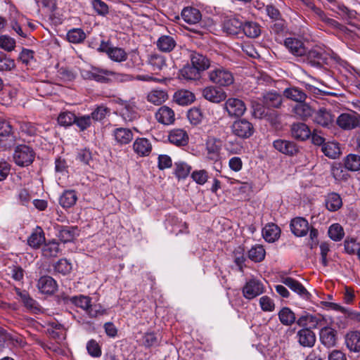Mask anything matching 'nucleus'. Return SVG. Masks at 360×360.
<instances>
[{
    "mask_svg": "<svg viewBox=\"0 0 360 360\" xmlns=\"http://www.w3.org/2000/svg\"><path fill=\"white\" fill-rule=\"evenodd\" d=\"M108 56L117 63L127 60L125 66L129 69L139 68L142 65L141 58L136 50H133L127 53L122 48L112 46L108 51Z\"/></svg>",
    "mask_w": 360,
    "mask_h": 360,
    "instance_id": "1",
    "label": "nucleus"
},
{
    "mask_svg": "<svg viewBox=\"0 0 360 360\" xmlns=\"http://www.w3.org/2000/svg\"><path fill=\"white\" fill-rule=\"evenodd\" d=\"M209 80L217 85L221 86H228L234 82L233 73L227 68L221 66H211L207 72Z\"/></svg>",
    "mask_w": 360,
    "mask_h": 360,
    "instance_id": "2",
    "label": "nucleus"
},
{
    "mask_svg": "<svg viewBox=\"0 0 360 360\" xmlns=\"http://www.w3.org/2000/svg\"><path fill=\"white\" fill-rule=\"evenodd\" d=\"M34 157V151L31 147L27 145H18L15 148L13 160L18 166H29L33 162Z\"/></svg>",
    "mask_w": 360,
    "mask_h": 360,
    "instance_id": "3",
    "label": "nucleus"
},
{
    "mask_svg": "<svg viewBox=\"0 0 360 360\" xmlns=\"http://www.w3.org/2000/svg\"><path fill=\"white\" fill-rule=\"evenodd\" d=\"M338 126L343 130L360 127V115L356 112L341 113L335 120Z\"/></svg>",
    "mask_w": 360,
    "mask_h": 360,
    "instance_id": "4",
    "label": "nucleus"
},
{
    "mask_svg": "<svg viewBox=\"0 0 360 360\" xmlns=\"http://www.w3.org/2000/svg\"><path fill=\"white\" fill-rule=\"evenodd\" d=\"M335 120L333 111L326 108H320L313 115L314 122L325 128L332 127Z\"/></svg>",
    "mask_w": 360,
    "mask_h": 360,
    "instance_id": "5",
    "label": "nucleus"
},
{
    "mask_svg": "<svg viewBox=\"0 0 360 360\" xmlns=\"http://www.w3.org/2000/svg\"><path fill=\"white\" fill-rule=\"evenodd\" d=\"M232 133L240 138L248 139L254 133V127L252 124L245 119H240L233 122L231 125Z\"/></svg>",
    "mask_w": 360,
    "mask_h": 360,
    "instance_id": "6",
    "label": "nucleus"
},
{
    "mask_svg": "<svg viewBox=\"0 0 360 360\" xmlns=\"http://www.w3.org/2000/svg\"><path fill=\"white\" fill-rule=\"evenodd\" d=\"M224 109L230 117H241L246 111V105L243 101L236 98H228L224 104Z\"/></svg>",
    "mask_w": 360,
    "mask_h": 360,
    "instance_id": "7",
    "label": "nucleus"
},
{
    "mask_svg": "<svg viewBox=\"0 0 360 360\" xmlns=\"http://www.w3.org/2000/svg\"><path fill=\"white\" fill-rule=\"evenodd\" d=\"M264 292L262 283L256 279L248 281L243 288V296L248 300H252Z\"/></svg>",
    "mask_w": 360,
    "mask_h": 360,
    "instance_id": "8",
    "label": "nucleus"
},
{
    "mask_svg": "<svg viewBox=\"0 0 360 360\" xmlns=\"http://www.w3.org/2000/svg\"><path fill=\"white\" fill-rule=\"evenodd\" d=\"M273 146L276 150L289 156L295 155L299 152L298 146L292 141L276 139L273 142Z\"/></svg>",
    "mask_w": 360,
    "mask_h": 360,
    "instance_id": "9",
    "label": "nucleus"
},
{
    "mask_svg": "<svg viewBox=\"0 0 360 360\" xmlns=\"http://www.w3.org/2000/svg\"><path fill=\"white\" fill-rule=\"evenodd\" d=\"M222 141L219 139L210 137L206 141L207 157L208 159L217 161L220 159Z\"/></svg>",
    "mask_w": 360,
    "mask_h": 360,
    "instance_id": "10",
    "label": "nucleus"
},
{
    "mask_svg": "<svg viewBox=\"0 0 360 360\" xmlns=\"http://www.w3.org/2000/svg\"><path fill=\"white\" fill-rule=\"evenodd\" d=\"M320 342L326 347H335L338 340V332L333 328L325 326L319 331Z\"/></svg>",
    "mask_w": 360,
    "mask_h": 360,
    "instance_id": "11",
    "label": "nucleus"
},
{
    "mask_svg": "<svg viewBox=\"0 0 360 360\" xmlns=\"http://www.w3.org/2000/svg\"><path fill=\"white\" fill-rule=\"evenodd\" d=\"M281 282L288 286L302 298L309 300L311 295L304 286L298 281L291 277H281Z\"/></svg>",
    "mask_w": 360,
    "mask_h": 360,
    "instance_id": "12",
    "label": "nucleus"
},
{
    "mask_svg": "<svg viewBox=\"0 0 360 360\" xmlns=\"http://www.w3.org/2000/svg\"><path fill=\"white\" fill-rule=\"evenodd\" d=\"M203 98L210 102L219 103L226 98V92L213 86H209L202 89Z\"/></svg>",
    "mask_w": 360,
    "mask_h": 360,
    "instance_id": "13",
    "label": "nucleus"
},
{
    "mask_svg": "<svg viewBox=\"0 0 360 360\" xmlns=\"http://www.w3.org/2000/svg\"><path fill=\"white\" fill-rule=\"evenodd\" d=\"M296 338L298 343L303 347H313L316 341L314 331L309 328H304L297 331Z\"/></svg>",
    "mask_w": 360,
    "mask_h": 360,
    "instance_id": "14",
    "label": "nucleus"
},
{
    "mask_svg": "<svg viewBox=\"0 0 360 360\" xmlns=\"http://www.w3.org/2000/svg\"><path fill=\"white\" fill-rule=\"evenodd\" d=\"M243 22L236 17H227L222 23V30L229 35H238L241 34Z\"/></svg>",
    "mask_w": 360,
    "mask_h": 360,
    "instance_id": "15",
    "label": "nucleus"
},
{
    "mask_svg": "<svg viewBox=\"0 0 360 360\" xmlns=\"http://www.w3.org/2000/svg\"><path fill=\"white\" fill-rule=\"evenodd\" d=\"M120 104L123 107L121 115L127 122H131L139 117L138 108L133 101H121Z\"/></svg>",
    "mask_w": 360,
    "mask_h": 360,
    "instance_id": "16",
    "label": "nucleus"
},
{
    "mask_svg": "<svg viewBox=\"0 0 360 360\" xmlns=\"http://www.w3.org/2000/svg\"><path fill=\"white\" fill-rule=\"evenodd\" d=\"M290 228L292 233L297 237L305 236L309 230L308 221L300 217L291 220Z\"/></svg>",
    "mask_w": 360,
    "mask_h": 360,
    "instance_id": "17",
    "label": "nucleus"
},
{
    "mask_svg": "<svg viewBox=\"0 0 360 360\" xmlns=\"http://www.w3.org/2000/svg\"><path fill=\"white\" fill-rule=\"evenodd\" d=\"M284 44L288 51L295 56H304L307 53V49L304 43L297 38H286Z\"/></svg>",
    "mask_w": 360,
    "mask_h": 360,
    "instance_id": "18",
    "label": "nucleus"
},
{
    "mask_svg": "<svg viewBox=\"0 0 360 360\" xmlns=\"http://www.w3.org/2000/svg\"><path fill=\"white\" fill-rule=\"evenodd\" d=\"M262 103L266 108H279L283 103V96L276 91H269L263 94Z\"/></svg>",
    "mask_w": 360,
    "mask_h": 360,
    "instance_id": "19",
    "label": "nucleus"
},
{
    "mask_svg": "<svg viewBox=\"0 0 360 360\" xmlns=\"http://www.w3.org/2000/svg\"><path fill=\"white\" fill-rule=\"evenodd\" d=\"M37 288L43 294L52 295L57 290L58 285L52 277L44 276L38 280Z\"/></svg>",
    "mask_w": 360,
    "mask_h": 360,
    "instance_id": "20",
    "label": "nucleus"
},
{
    "mask_svg": "<svg viewBox=\"0 0 360 360\" xmlns=\"http://www.w3.org/2000/svg\"><path fill=\"white\" fill-rule=\"evenodd\" d=\"M189 58L191 64L200 72L207 70L209 68H211L212 65H210V59L200 53L191 51Z\"/></svg>",
    "mask_w": 360,
    "mask_h": 360,
    "instance_id": "21",
    "label": "nucleus"
},
{
    "mask_svg": "<svg viewBox=\"0 0 360 360\" xmlns=\"http://www.w3.org/2000/svg\"><path fill=\"white\" fill-rule=\"evenodd\" d=\"M134 79L131 75L120 73L105 69L103 84H110L113 82H127Z\"/></svg>",
    "mask_w": 360,
    "mask_h": 360,
    "instance_id": "22",
    "label": "nucleus"
},
{
    "mask_svg": "<svg viewBox=\"0 0 360 360\" xmlns=\"http://www.w3.org/2000/svg\"><path fill=\"white\" fill-rule=\"evenodd\" d=\"M105 69L98 67H91L90 70L82 69L80 75L84 79L94 80L103 84Z\"/></svg>",
    "mask_w": 360,
    "mask_h": 360,
    "instance_id": "23",
    "label": "nucleus"
},
{
    "mask_svg": "<svg viewBox=\"0 0 360 360\" xmlns=\"http://www.w3.org/2000/svg\"><path fill=\"white\" fill-rule=\"evenodd\" d=\"M155 118L158 122L169 125L174 123L175 120L174 112L169 107L163 105L156 112Z\"/></svg>",
    "mask_w": 360,
    "mask_h": 360,
    "instance_id": "24",
    "label": "nucleus"
},
{
    "mask_svg": "<svg viewBox=\"0 0 360 360\" xmlns=\"http://www.w3.org/2000/svg\"><path fill=\"white\" fill-rule=\"evenodd\" d=\"M168 139L172 144L177 146H184L188 142V135L182 129H174L169 131Z\"/></svg>",
    "mask_w": 360,
    "mask_h": 360,
    "instance_id": "25",
    "label": "nucleus"
},
{
    "mask_svg": "<svg viewBox=\"0 0 360 360\" xmlns=\"http://www.w3.org/2000/svg\"><path fill=\"white\" fill-rule=\"evenodd\" d=\"M291 134L295 139L300 141H304L309 138L311 131L306 124L298 122L292 125Z\"/></svg>",
    "mask_w": 360,
    "mask_h": 360,
    "instance_id": "26",
    "label": "nucleus"
},
{
    "mask_svg": "<svg viewBox=\"0 0 360 360\" xmlns=\"http://www.w3.org/2000/svg\"><path fill=\"white\" fill-rule=\"evenodd\" d=\"M134 151L139 156L148 155L152 150V145L146 138H138L133 144Z\"/></svg>",
    "mask_w": 360,
    "mask_h": 360,
    "instance_id": "27",
    "label": "nucleus"
},
{
    "mask_svg": "<svg viewBox=\"0 0 360 360\" xmlns=\"http://www.w3.org/2000/svg\"><path fill=\"white\" fill-rule=\"evenodd\" d=\"M78 236L77 226H60L57 236L64 243L72 241Z\"/></svg>",
    "mask_w": 360,
    "mask_h": 360,
    "instance_id": "28",
    "label": "nucleus"
},
{
    "mask_svg": "<svg viewBox=\"0 0 360 360\" xmlns=\"http://www.w3.org/2000/svg\"><path fill=\"white\" fill-rule=\"evenodd\" d=\"M195 99L193 93L188 90L181 89L174 93V101L180 105H188L191 104Z\"/></svg>",
    "mask_w": 360,
    "mask_h": 360,
    "instance_id": "29",
    "label": "nucleus"
},
{
    "mask_svg": "<svg viewBox=\"0 0 360 360\" xmlns=\"http://www.w3.org/2000/svg\"><path fill=\"white\" fill-rule=\"evenodd\" d=\"M292 112L297 117L303 120H306L310 117H313L314 113L312 108L304 101L297 103L292 108Z\"/></svg>",
    "mask_w": 360,
    "mask_h": 360,
    "instance_id": "30",
    "label": "nucleus"
},
{
    "mask_svg": "<svg viewBox=\"0 0 360 360\" xmlns=\"http://www.w3.org/2000/svg\"><path fill=\"white\" fill-rule=\"evenodd\" d=\"M181 15L183 20L190 25L196 24L200 20L202 17L200 11L193 7L184 8Z\"/></svg>",
    "mask_w": 360,
    "mask_h": 360,
    "instance_id": "31",
    "label": "nucleus"
},
{
    "mask_svg": "<svg viewBox=\"0 0 360 360\" xmlns=\"http://www.w3.org/2000/svg\"><path fill=\"white\" fill-rule=\"evenodd\" d=\"M115 141L120 145H125L131 142L134 138L133 132L127 128H116L113 131Z\"/></svg>",
    "mask_w": 360,
    "mask_h": 360,
    "instance_id": "32",
    "label": "nucleus"
},
{
    "mask_svg": "<svg viewBox=\"0 0 360 360\" xmlns=\"http://www.w3.org/2000/svg\"><path fill=\"white\" fill-rule=\"evenodd\" d=\"M176 42L173 37L162 35L156 42L157 48L162 52L169 53L176 46Z\"/></svg>",
    "mask_w": 360,
    "mask_h": 360,
    "instance_id": "33",
    "label": "nucleus"
},
{
    "mask_svg": "<svg viewBox=\"0 0 360 360\" xmlns=\"http://www.w3.org/2000/svg\"><path fill=\"white\" fill-rule=\"evenodd\" d=\"M280 233L281 229L274 224H268L262 229L263 238L269 243H273L278 240L280 237Z\"/></svg>",
    "mask_w": 360,
    "mask_h": 360,
    "instance_id": "34",
    "label": "nucleus"
},
{
    "mask_svg": "<svg viewBox=\"0 0 360 360\" xmlns=\"http://www.w3.org/2000/svg\"><path fill=\"white\" fill-rule=\"evenodd\" d=\"M241 34H244L249 38H256L261 34L260 25L253 21L243 22Z\"/></svg>",
    "mask_w": 360,
    "mask_h": 360,
    "instance_id": "35",
    "label": "nucleus"
},
{
    "mask_svg": "<svg viewBox=\"0 0 360 360\" xmlns=\"http://www.w3.org/2000/svg\"><path fill=\"white\" fill-rule=\"evenodd\" d=\"M45 242L44 231L37 226L27 239V244L34 249L39 248Z\"/></svg>",
    "mask_w": 360,
    "mask_h": 360,
    "instance_id": "36",
    "label": "nucleus"
},
{
    "mask_svg": "<svg viewBox=\"0 0 360 360\" xmlns=\"http://www.w3.org/2000/svg\"><path fill=\"white\" fill-rule=\"evenodd\" d=\"M345 343L347 348L354 352L360 351V332L351 331L346 335Z\"/></svg>",
    "mask_w": 360,
    "mask_h": 360,
    "instance_id": "37",
    "label": "nucleus"
},
{
    "mask_svg": "<svg viewBox=\"0 0 360 360\" xmlns=\"http://www.w3.org/2000/svg\"><path fill=\"white\" fill-rule=\"evenodd\" d=\"M283 95L288 99L297 102V103L305 101L307 94L298 87L287 88L283 91Z\"/></svg>",
    "mask_w": 360,
    "mask_h": 360,
    "instance_id": "38",
    "label": "nucleus"
},
{
    "mask_svg": "<svg viewBox=\"0 0 360 360\" xmlns=\"http://www.w3.org/2000/svg\"><path fill=\"white\" fill-rule=\"evenodd\" d=\"M325 204L326 208L330 212L338 210L342 205V201L340 195L336 193L328 194L326 197Z\"/></svg>",
    "mask_w": 360,
    "mask_h": 360,
    "instance_id": "39",
    "label": "nucleus"
},
{
    "mask_svg": "<svg viewBox=\"0 0 360 360\" xmlns=\"http://www.w3.org/2000/svg\"><path fill=\"white\" fill-rule=\"evenodd\" d=\"M179 75L186 80H197L201 77V72L192 64L184 65L179 71Z\"/></svg>",
    "mask_w": 360,
    "mask_h": 360,
    "instance_id": "40",
    "label": "nucleus"
},
{
    "mask_svg": "<svg viewBox=\"0 0 360 360\" xmlns=\"http://www.w3.org/2000/svg\"><path fill=\"white\" fill-rule=\"evenodd\" d=\"M148 63L155 72L161 71L167 67L165 57L158 53L150 55Z\"/></svg>",
    "mask_w": 360,
    "mask_h": 360,
    "instance_id": "41",
    "label": "nucleus"
},
{
    "mask_svg": "<svg viewBox=\"0 0 360 360\" xmlns=\"http://www.w3.org/2000/svg\"><path fill=\"white\" fill-rule=\"evenodd\" d=\"M60 252L59 243L55 240L44 243L41 249L42 255L46 258L56 257Z\"/></svg>",
    "mask_w": 360,
    "mask_h": 360,
    "instance_id": "42",
    "label": "nucleus"
},
{
    "mask_svg": "<svg viewBox=\"0 0 360 360\" xmlns=\"http://www.w3.org/2000/svg\"><path fill=\"white\" fill-rule=\"evenodd\" d=\"M77 200V195L75 191L68 190L63 193L60 197V205L64 208L72 207Z\"/></svg>",
    "mask_w": 360,
    "mask_h": 360,
    "instance_id": "43",
    "label": "nucleus"
},
{
    "mask_svg": "<svg viewBox=\"0 0 360 360\" xmlns=\"http://www.w3.org/2000/svg\"><path fill=\"white\" fill-rule=\"evenodd\" d=\"M281 323L286 326H292L296 320L295 313L288 307H283L278 312Z\"/></svg>",
    "mask_w": 360,
    "mask_h": 360,
    "instance_id": "44",
    "label": "nucleus"
},
{
    "mask_svg": "<svg viewBox=\"0 0 360 360\" xmlns=\"http://www.w3.org/2000/svg\"><path fill=\"white\" fill-rule=\"evenodd\" d=\"M306 55L307 60L312 65H321L326 60L324 52L319 49H313L307 52Z\"/></svg>",
    "mask_w": 360,
    "mask_h": 360,
    "instance_id": "45",
    "label": "nucleus"
},
{
    "mask_svg": "<svg viewBox=\"0 0 360 360\" xmlns=\"http://www.w3.org/2000/svg\"><path fill=\"white\" fill-rule=\"evenodd\" d=\"M54 271L63 276L68 275L72 270V263L65 258L60 259L53 265Z\"/></svg>",
    "mask_w": 360,
    "mask_h": 360,
    "instance_id": "46",
    "label": "nucleus"
},
{
    "mask_svg": "<svg viewBox=\"0 0 360 360\" xmlns=\"http://www.w3.org/2000/svg\"><path fill=\"white\" fill-rule=\"evenodd\" d=\"M314 16L331 28L341 30L342 25L335 20L328 18L321 8L314 13Z\"/></svg>",
    "mask_w": 360,
    "mask_h": 360,
    "instance_id": "47",
    "label": "nucleus"
},
{
    "mask_svg": "<svg viewBox=\"0 0 360 360\" xmlns=\"http://www.w3.org/2000/svg\"><path fill=\"white\" fill-rule=\"evenodd\" d=\"M345 168L351 172L360 170V156L356 154H349L344 160Z\"/></svg>",
    "mask_w": 360,
    "mask_h": 360,
    "instance_id": "48",
    "label": "nucleus"
},
{
    "mask_svg": "<svg viewBox=\"0 0 360 360\" xmlns=\"http://www.w3.org/2000/svg\"><path fill=\"white\" fill-rule=\"evenodd\" d=\"M167 98V94L165 91L160 89L152 90L147 96L148 101L157 105L165 102Z\"/></svg>",
    "mask_w": 360,
    "mask_h": 360,
    "instance_id": "49",
    "label": "nucleus"
},
{
    "mask_svg": "<svg viewBox=\"0 0 360 360\" xmlns=\"http://www.w3.org/2000/svg\"><path fill=\"white\" fill-rule=\"evenodd\" d=\"M323 154L331 159L337 158L340 154V149L338 143L335 142H327L321 147Z\"/></svg>",
    "mask_w": 360,
    "mask_h": 360,
    "instance_id": "50",
    "label": "nucleus"
},
{
    "mask_svg": "<svg viewBox=\"0 0 360 360\" xmlns=\"http://www.w3.org/2000/svg\"><path fill=\"white\" fill-rule=\"evenodd\" d=\"M266 252L261 245L252 246L248 251V258L255 262H260L264 260Z\"/></svg>",
    "mask_w": 360,
    "mask_h": 360,
    "instance_id": "51",
    "label": "nucleus"
},
{
    "mask_svg": "<svg viewBox=\"0 0 360 360\" xmlns=\"http://www.w3.org/2000/svg\"><path fill=\"white\" fill-rule=\"evenodd\" d=\"M69 301L77 307H80L86 312L91 303V298L89 296L79 295L69 298Z\"/></svg>",
    "mask_w": 360,
    "mask_h": 360,
    "instance_id": "52",
    "label": "nucleus"
},
{
    "mask_svg": "<svg viewBox=\"0 0 360 360\" xmlns=\"http://www.w3.org/2000/svg\"><path fill=\"white\" fill-rule=\"evenodd\" d=\"M17 294L20 297L25 307L34 311L39 310L37 302L32 299L26 291L17 290Z\"/></svg>",
    "mask_w": 360,
    "mask_h": 360,
    "instance_id": "53",
    "label": "nucleus"
},
{
    "mask_svg": "<svg viewBox=\"0 0 360 360\" xmlns=\"http://www.w3.org/2000/svg\"><path fill=\"white\" fill-rule=\"evenodd\" d=\"M86 34L80 28H73L67 34V39L70 43L79 44L86 39Z\"/></svg>",
    "mask_w": 360,
    "mask_h": 360,
    "instance_id": "54",
    "label": "nucleus"
},
{
    "mask_svg": "<svg viewBox=\"0 0 360 360\" xmlns=\"http://www.w3.org/2000/svg\"><path fill=\"white\" fill-rule=\"evenodd\" d=\"M76 115L70 111L61 112L58 117V123L63 127H70L75 122Z\"/></svg>",
    "mask_w": 360,
    "mask_h": 360,
    "instance_id": "55",
    "label": "nucleus"
},
{
    "mask_svg": "<svg viewBox=\"0 0 360 360\" xmlns=\"http://www.w3.org/2000/svg\"><path fill=\"white\" fill-rule=\"evenodd\" d=\"M174 166V174L178 179H186L191 170V167L184 162H176Z\"/></svg>",
    "mask_w": 360,
    "mask_h": 360,
    "instance_id": "56",
    "label": "nucleus"
},
{
    "mask_svg": "<svg viewBox=\"0 0 360 360\" xmlns=\"http://www.w3.org/2000/svg\"><path fill=\"white\" fill-rule=\"evenodd\" d=\"M91 6L100 16H106L109 13V7L108 4L102 0H92L91 1Z\"/></svg>",
    "mask_w": 360,
    "mask_h": 360,
    "instance_id": "57",
    "label": "nucleus"
},
{
    "mask_svg": "<svg viewBox=\"0 0 360 360\" xmlns=\"http://www.w3.org/2000/svg\"><path fill=\"white\" fill-rule=\"evenodd\" d=\"M86 347L88 354L94 358H98L101 356V347L96 340L94 339L89 340L86 343Z\"/></svg>",
    "mask_w": 360,
    "mask_h": 360,
    "instance_id": "58",
    "label": "nucleus"
},
{
    "mask_svg": "<svg viewBox=\"0 0 360 360\" xmlns=\"http://www.w3.org/2000/svg\"><path fill=\"white\" fill-rule=\"evenodd\" d=\"M328 236L334 241H340L344 236V231L339 224H332L328 229Z\"/></svg>",
    "mask_w": 360,
    "mask_h": 360,
    "instance_id": "59",
    "label": "nucleus"
},
{
    "mask_svg": "<svg viewBox=\"0 0 360 360\" xmlns=\"http://www.w3.org/2000/svg\"><path fill=\"white\" fill-rule=\"evenodd\" d=\"M20 129L22 133L30 136H36L39 131L37 126L32 122H22L20 123Z\"/></svg>",
    "mask_w": 360,
    "mask_h": 360,
    "instance_id": "60",
    "label": "nucleus"
},
{
    "mask_svg": "<svg viewBox=\"0 0 360 360\" xmlns=\"http://www.w3.org/2000/svg\"><path fill=\"white\" fill-rule=\"evenodd\" d=\"M259 306L262 310L265 312L274 311L276 307L274 301L267 295H264L259 298Z\"/></svg>",
    "mask_w": 360,
    "mask_h": 360,
    "instance_id": "61",
    "label": "nucleus"
},
{
    "mask_svg": "<svg viewBox=\"0 0 360 360\" xmlns=\"http://www.w3.org/2000/svg\"><path fill=\"white\" fill-rule=\"evenodd\" d=\"M141 342L145 347H150L158 345L159 340L155 333L150 332L146 333L143 335Z\"/></svg>",
    "mask_w": 360,
    "mask_h": 360,
    "instance_id": "62",
    "label": "nucleus"
},
{
    "mask_svg": "<svg viewBox=\"0 0 360 360\" xmlns=\"http://www.w3.org/2000/svg\"><path fill=\"white\" fill-rule=\"evenodd\" d=\"M15 62L5 53H0V71H10L15 68Z\"/></svg>",
    "mask_w": 360,
    "mask_h": 360,
    "instance_id": "63",
    "label": "nucleus"
},
{
    "mask_svg": "<svg viewBox=\"0 0 360 360\" xmlns=\"http://www.w3.org/2000/svg\"><path fill=\"white\" fill-rule=\"evenodd\" d=\"M187 117L192 124L196 125L201 122L202 115L199 108H193L188 111Z\"/></svg>",
    "mask_w": 360,
    "mask_h": 360,
    "instance_id": "64",
    "label": "nucleus"
}]
</instances>
